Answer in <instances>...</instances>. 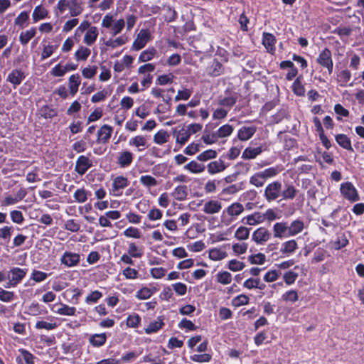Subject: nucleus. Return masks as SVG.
I'll list each match as a JSON object with an SVG mask.
<instances>
[{
    "label": "nucleus",
    "instance_id": "35",
    "mask_svg": "<svg viewBox=\"0 0 364 364\" xmlns=\"http://www.w3.org/2000/svg\"><path fill=\"white\" fill-rule=\"evenodd\" d=\"M245 223L249 225H256L264 222V216L261 213L256 212L245 217Z\"/></svg>",
    "mask_w": 364,
    "mask_h": 364
},
{
    "label": "nucleus",
    "instance_id": "8",
    "mask_svg": "<svg viewBox=\"0 0 364 364\" xmlns=\"http://www.w3.org/2000/svg\"><path fill=\"white\" fill-rule=\"evenodd\" d=\"M271 237L269 231L264 227H260L254 231L252 235V240L257 245H264Z\"/></svg>",
    "mask_w": 364,
    "mask_h": 364
},
{
    "label": "nucleus",
    "instance_id": "53",
    "mask_svg": "<svg viewBox=\"0 0 364 364\" xmlns=\"http://www.w3.org/2000/svg\"><path fill=\"white\" fill-rule=\"evenodd\" d=\"M127 253L134 258H140L143 255V250L134 242H129Z\"/></svg>",
    "mask_w": 364,
    "mask_h": 364
},
{
    "label": "nucleus",
    "instance_id": "32",
    "mask_svg": "<svg viewBox=\"0 0 364 364\" xmlns=\"http://www.w3.org/2000/svg\"><path fill=\"white\" fill-rule=\"evenodd\" d=\"M17 361L21 364H23V362L25 364H33L34 357L28 350L20 349L17 355Z\"/></svg>",
    "mask_w": 364,
    "mask_h": 364
},
{
    "label": "nucleus",
    "instance_id": "34",
    "mask_svg": "<svg viewBox=\"0 0 364 364\" xmlns=\"http://www.w3.org/2000/svg\"><path fill=\"white\" fill-rule=\"evenodd\" d=\"M36 34V29L34 27L22 31L19 36V41L22 45H27L28 42L35 37Z\"/></svg>",
    "mask_w": 364,
    "mask_h": 364
},
{
    "label": "nucleus",
    "instance_id": "23",
    "mask_svg": "<svg viewBox=\"0 0 364 364\" xmlns=\"http://www.w3.org/2000/svg\"><path fill=\"white\" fill-rule=\"evenodd\" d=\"M48 10L42 5L36 6L32 14V19L33 23H36L48 17Z\"/></svg>",
    "mask_w": 364,
    "mask_h": 364
},
{
    "label": "nucleus",
    "instance_id": "50",
    "mask_svg": "<svg viewBox=\"0 0 364 364\" xmlns=\"http://www.w3.org/2000/svg\"><path fill=\"white\" fill-rule=\"evenodd\" d=\"M139 182L146 188L156 186L158 183L156 179L150 175H143L139 178Z\"/></svg>",
    "mask_w": 364,
    "mask_h": 364
},
{
    "label": "nucleus",
    "instance_id": "41",
    "mask_svg": "<svg viewBox=\"0 0 364 364\" xmlns=\"http://www.w3.org/2000/svg\"><path fill=\"white\" fill-rule=\"evenodd\" d=\"M164 322L162 318L158 317L157 319L153 322H151L149 326L144 329L146 334H151L157 332L162 328Z\"/></svg>",
    "mask_w": 364,
    "mask_h": 364
},
{
    "label": "nucleus",
    "instance_id": "63",
    "mask_svg": "<svg viewBox=\"0 0 364 364\" xmlns=\"http://www.w3.org/2000/svg\"><path fill=\"white\" fill-rule=\"evenodd\" d=\"M64 228L68 231L76 232L80 230V223L73 219H70L65 221L64 224Z\"/></svg>",
    "mask_w": 364,
    "mask_h": 364
},
{
    "label": "nucleus",
    "instance_id": "15",
    "mask_svg": "<svg viewBox=\"0 0 364 364\" xmlns=\"http://www.w3.org/2000/svg\"><path fill=\"white\" fill-rule=\"evenodd\" d=\"M98 35V28L96 26H92L85 33L83 43L87 46H92L96 42Z\"/></svg>",
    "mask_w": 364,
    "mask_h": 364
},
{
    "label": "nucleus",
    "instance_id": "9",
    "mask_svg": "<svg viewBox=\"0 0 364 364\" xmlns=\"http://www.w3.org/2000/svg\"><path fill=\"white\" fill-rule=\"evenodd\" d=\"M80 261V255L77 253L65 252L61 256L60 262L67 267L77 266Z\"/></svg>",
    "mask_w": 364,
    "mask_h": 364
},
{
    "label": "nucleus",
    "instance_id": "47",
    "mask_svg": "<svg viewBox=\"0 0 364 364\" xmlns=\"http://www.w3.org/2000/svg\"><path fill=\"white\" fill-rule=\"evenodd\" d=\"M250 229L245 227H239L235 232L234 237L238 240H245L249 238Z\"/></svg>",
    "mask_w": 364,
    "mask_h": 364
},
{
    "label": "nucleus",
    "instance_id": "17",
    "mask_svg": "<svg viewBox=\"0 0 364 364\" xmlns=\"http://www.w3.org/2000/svg\"><path fill=\"white\" fill-rule=\"evenodd\" d=\"M183 169L193 174H200L205 171V166L203 164L197 162L195 160H192L186 164Z\"/></svg>",
    "mask_w": 364,
    "mask_h": 364
},
{
    "label": "nucleus",
    "instance_id": "11",
    "mask_svg": "<svg viewBox=\"0 0 364 364\" xmlns=\"http://www.w3.org/2000/svg\"><path fill=\"white\" fill-rule=\"evenodd\" d=\"M92 166V161L86 156H80L75 163V170L79 175L85 174Z\"/></svg>",
    "mask_w": 364,
    "mask_h": 364
},
{
    "label": "nucleus",
    "instance_id": "40",
    "mask_svg": "<svg viewBox=\"0 0 364 364\" xmlns=\"http://www.w3.org/2000/svg\"><path fill=\"white\" fill-rule=\"evenodd\" d=\"M91 53L90 48L81 46L75 53V58L77 61L86 60Z\"/></svg>",
    "mask_w": 364,
    "mask_h": 364
},
{
    "label": "nucleus",
    "instance_id": "22",
    "mask_svg": "<svg viewBox=\"0 0 364 364\" xmlns=\"http://www.w3.org/2000/svg\"><path fill=\"white\" fill-rule=\"evenodd\" d=\"M298 249V244L295 240H289L282 244L280 252L287 256L292 255Z\"/></svg>",
    "mask_w": 364,
    "mask_h": 364
},
{
    "label": "nucleus",
    "instance_id": "25",
    "mask_svg": "<svg viewBox=\"0 0 364 364\" xmlns=\"http://www.w3.org/2000/svg\"><path fill=\"white\" fill-rule=\"evenodd\" d=\"M112 132L111 126L105 124L97 132V141L99 142L106 143L110 139Z\"/></svg>",
    "mask_w": 364,
    "mask_h": 364
},
{
    "label": "nucleus",
    "instance_id": "52",
    "mask_svg": "<svg viewBox=\"0 0 364 364\" xmlns=\"http://www.w3.org/2000/svg\"><path fill=\"white\" fill-rule=\"evenodd\" d=\"M102 297V293L98 290L91 291L85 297V303L87 304H93L97 303Z\"/></svg>",
    "mask_w": 364,
    "mask_h": 364
},
{
    "label": "nucleus",
    "instance_id": "6",
    "mask_svg": "<svg viewBox=\"0 0 364 364\" xmlns=\"http://www.w3.org/2000/svg\"><path fill=\"white\" fill-rule=\"evenodd\" d=\"M343 196L351 203L360 200L357 189L350 182L343 183Z\"/></svg>",
    "mask_w": 364,
    "mask_h": 364
},
{
    "label": "nucleus",
    "instance_id": "30",
    "mask_svg": "<svg viewBox=\"0 0 364 364\" xmlns=\"http://www.w3.org/2000/svg\"><path fill=\"white\" fill-rule=\"evenodd\" d=\"M276 39L275 37L269 33H264L262 38V43L269 53H273L275 50Z\"/></svg>",
    "mask_w": 364,
    "mask_h": 364
},
{
    "label": "nucleus",
    "instance_id": "48",
    "mask_svg": "<svg viewBox=\"0 0 364 364\" xmlns=\"http://www.w3.org/2000/svg\"><path fill=\"white\" fill-rule=\"evenodd\" d=\"M175 133L176 138V141L177 144H180L181 145H183L184 144H186L190 138L189 134L188 133L187 130L184 128L180 129L178 132L175 131Z\"/></svg>",
    "mask_w": 364,
    "mask_h": 364
},
{
    "label": "nucleus",
    "instance_id": "19",
    "mask_svg": "<svg viewBox=\"0 0 364 364\" xmlns=\"http://www.w3.org/2000/svg\"><path fill=\"white\" fill-rule=\"evenodd\" d=\"M157 291L158 289L155 287H144L136 292L135 296L139 300H146L149 299Z\"/></svg>",
    "mask_w": 364,
    "mask_h": 364
},
{
    "label": "nucleus",
    "instance_id": "27",
    "mask_svg": "<svg viewBox=\"0 0 364 364\" xmlns=\"http://www.w3.org/2000/svg\"><path fill=\"white\" fill-rule=\"evenodd\" d=\"M24 78L25 75L22 71L14 70L8 75L7 80L16 87L20 85Z\"/></svg>",
    "mask_w": 364,
    "mask_h": 364
},
{
    "label": "nucleus",
    "instance_id": "42",
    "mask_svg": "<svg viewBox=\"0 0 364 364\" xmlns=\"http://www.w3.org/2000/svg\"><path fill=\"white\" fill-rule=\"evenodd\" d=\"M282 171V168L281 166H272L267 168H265L261 172L263 173L266 181L269 178H274L279 174Z\"/></svg>",
    "mask_w": 364,
    "mask_h": 364
},
{
    "label": "nucleus",
    "instance_id": "59",
    "mask_svg": "<svg viewBox=\"0 0 364 364\" xmlns=\"http://www.w3.org/2000/svg\"><path fill=\"white\" fill-rule=\"evenodd\" d=\"M123 235L127 237L134 239H139L141 237V231L134 227H129L127 228L124 231Z\"/></svg>",
    "mask_w": 364,
    "mask_h": 364
},
{
    "label": "nucleus",
    "instance_id": "7",
    "mask_svg": "<svg viewBox=\"0 0 364 364\" xmlns=\"http://www.w3.org/2000/svg\"><path fill=\"white\" fill-rule=\"evenodd\" d=\"M151 35L147 29H141L132 44V49L139 50L143 48L150 40Z\"/></svg>",
    "mask_w": 364,
    "mask_h": 364
},
{
    "label": "nucleus",
    "instance_id": "46",
    "mask_svg": "<svg viewBox=\"0 0 364 364\" xmlns=\"http://www.w3.org/2000/svg\"><path fill=\"white\" fill-rule=\"evenodd\" d=\"M282 300L286 302L294 303L299 300V295L296 290L290 289L285 291L281 297Z\"/></svg>",
    "mask_w": 364,
    "mask_h": 364
},
{
    "label": "nucleus",
    "instance_id": "43",
    "mask_svg": "<svg viewBox=\"0 0 364 364\" xmlns=\"http://www.w3.org/2000/svg\"><path fill=\"white\" fill-rule=\"evenodd\" d=\"M107 340V336L105 333L94 334L89 338L90 343L95 347L102 346Z\"/></svg>",
    "mask_w": 364,
    "mask_h": 364
},
{
    "label": "nucleus",
    "instance_id": "24",
    "mask_svg": "<svg viewBox=\"0 0 364 364\" xmlns=\"http://www.w3.org/2000/svg\"><path fill=\"white\" fill-rule=\"evenodd\" d=\"M209 258L213 261H220L228 256V253L223 247H215L209 250Z\"/></svg>",
    "mask_w": 364,
    "mask_h": 364
},
{
    "label": "nucleus",
    "instance_id": "58",
    "mask_svg": "<svg viewBox=\"0 0 364 364\" xmlns=\"http://www.w3.org/2000/svg\"><path fill=\"white\" fill-rule=\"evenodd\" d=\"M46 312V311H43L41 309L38 303H32L30 306H28L26 311L28 314L33 316L43 314Z\"/></svg>",
    "mask_w": 364,
    "mask_h": 364
},
{
    "label": "nucleus",
    "instance_id": "4",
    "mask_svg": "<svg viewBox=\"0 0 364 364\" xmlns=\"http://www.w3.org/2000/svg\"><path fill=\"white\" fill-rule=\"evenodd\" d=\"M282 184L279 181H272L267 185L264 191V197L268 202L278 200L282 196Z\"/></svg>",
    "mask_w": 364,
    "mask_h": 364
},
{
    "label": "nucleus",
    "instance_id": "44",
    "mask_svg": "<svg viewBox=\"0 0 364 364\" xmlns=\"http://www.w3.org/2000/svg\"><path fill=\"white\" fill-rule=\"evenodd\" d=\"M216 281L223 285H227L232 282V275L227 271L219 272L216 275Z\"/></svg>",
    "mask_w": 364,
    "mask_h": 364
},
{
    "label": "nucleus",
    "instance_id": "61",
    "mask_svg": "<svg viewBox=\"0 0 364 364\" xmlns=\"http://www.w3.org/2000/svg\"><path fill=\"white\" fill-rule=\"evenodd\" d=\"M245 267L243 262L237 260L235 259H231L228 262V267L232 272H238L242 270Z\"/></svg>",
    "mask_w": 364,
    "mask_h": 364
},
{
    "label": "nucleus",
    "instance_id": "14",
    "mask_svg": "<svg viewBox=\"0 0 364 364\" xmlns=\"http://www.w3.org/2000/svg\"><path fill=\"white\" fill-rule=\"evenodd\" d=\"M317 62L322 66L326 67L328 73H331L333 70V62L331 60V52L328 49L323 50L318 55Z\"/></svg>",
    "mask_w": 364,
    "mask_h": 364
},
{
    "label": "nucleus",
    "instance_id": "12",
    "mask_svg": "<svg viewBox=\"0 0 364 364\" xmlns=\"http://www.w3.org/2000/svg\"><path fill=\"white\" fill-rule=\"evenodd\" d=\"M221 209V202L218 200L212 199L204 203L202 210L206 214L213 215L218 213Z\"/></svg>",
    "mask_w": 364,
    "mask_h": 364
},
{
    "label": "nucleus",
    "instance_id": "13",
    "mask_svg": "<svg viewBox=\"0 0 364 364\" xmlns=\"http://www.w3.org/2000/svg\"><path fill=\"white\" fill-rule=\"evenodd\" d=\"M134 154L127 150H124L118 154L117 163L121 168H127L133 161Z\"/></svg>",
    "mask_w": 364,
    "mask_h": 364
},
{
    "label": "nucleus",
    "instance_id": "54",
    "mask_svg": "<svg viewBox=\"0 0 364 364\" xmlns=\"http://www.w3.org/2000/svg\"><path fill=\"white\" fill-rule=\"evenodd\" d=\"M169 136L167 132L161 130L154 134V141L156 144L161 145L168 141Z\"/></svg>",
    "mask_w": 364,
    "mask_h": 364
},
{
    "label": "nucleus",
    "instance_id": "26",
    "mask_svg": "<svg viewBox=\"0 0 364 364\" xmlns=\"http://www.w3.org/2000/svg\"><path fill=\"white\" fill-rule=\"evenodd\" d=\"M298 192V190L292 184H286L282 189L281 200H293Z\"/></svg>",
    "mask_w": 364,
    "mask_h": 364
},
{
    "label": "nucleus",
    "instance_id": "33",
    "mask_svg": "<svg viewBox=\"0 0 364 364\" xmlns=\"http://www.w3.org/2000/svg\"><path fill=\"white\" fill-rule=\"evenodd\" d=\"M266 179L264 176H263V173L261 171H258L255 173L250 178V184L256 187V188H261L262 187L265 183Z\"/></svg>",
    "mask_w": 364,
    "mask_h": 364
},
{
    "label": "nucleus",
    "instance_id": "1",
    "mask_svg": "<svg viewBox=\"0 0 364 364\" xmlns=\"http://www.w3.org/2000/svg\"><path fill=\"white\" fill-rule=\"evenodd\" d=\"M67 11L72 17L80 15L83 11L82 2L80 0H59L54 7V13L58 16Z\"/></svg>",
    "mask_w": 364,
    "mask_h": 364
},
{
    "label": "nucleus",
    "instance_id": "60",
    "mask_svg": "<svg viewBox=\"0 0 364 364\" xmlns=\"http://www.w3.org/2000/svg\"><path fill=\"white\" fill-rule=\"evenodd\" d=\"M57 326L56 323L48 322L43 320L38 321L35 325L36 329H46L48 331L55 329Z\"/></svg>",
    "mask_w": 364,
    "mask_h": 364
},
{
    "label": "nucleus",
    "instance_id": "31",
    "mask_svg": "<svg viewBox=\"0 0 364 364\" xmlns=\"http://www.w3.org/2000/svg\"><path fill=\"white\" fill-rule=\"evenodd\" d=\"M81 83V79L79 74L72 75L68 80V87L72 95H75L78 90Z\"/></svg>",
    "mask_w": 364,
    "mask_h": 364
},
{
    "label": "nucleus",
    "instance_id": "28",
    "mask_svg": "<svg viewBox=\"0 0 364 364\" xmlns=\"http://www.w3.org/2000/svg\"><path fill=\"white\" fill-rule=\"evenodd\" d=\"M256 127H242L237 133L238 139L241 141H247L250 139L255 133Z\"/></svg>",
    "mask_w": 364,
    "mask_h": 364
},
{
    "label": "nucleus",
    "instance_id": "64",
    "mask_svg": "<svg viewBox=\"0 0 364 364\" xmlns=\"http://www.w3.org/2000/svg\"><path fill=\"white\" fill-rule=\"evenodd\" d=\"M265 260L266 257L262 253H257L248 257V261L252 264H263Z\"/></svg>",
    "mask_w": 364,
    "mask_h": 364
},
{
    "label": "nucleus",
    "instance_id": "39",
    "mask_svg": "<svg viewBox=\"0 0 364 364\" xmlns=\"http://www.w3.org/2000/svg\"><path fill=\"white\" fill-rule=\"evenodd\" d=\"M173 196L176 200H184L188 196V191L186 186H178L175 188L172 193Z\"/></svg>",
    "mask_w": 364,
    "mask_h": 364
},
{
    "label": "nucleus",
    "instance_id": "45",
    "mask_svg": "<svg viewBox=\"0 0 364 364\" xmlns=\"http://www.w3.org/2000/svg\"><path fill=\"white\" fill-rule=\"evenodd\" d=\"M218 153L216 151L213 149H208L203 151L201 154L197 156V160L200 161H207L208 160L214 159L217 157Z\"/></svg>",
    "mask_w": 364,
    "mask_h": 364
},
{
    "label": "nucleus",
    "instance_id": "21",
    "mask_svg": "<svg viewBox=\"0 0 364 364\" xmlns=\"http://www.w3.org/2000/svg\"><path fill=\"white\" fill-rule=\"evenodd\" d=\"M304 229V223L302 220L296 219L289 224V237H294L301 233Z\"/></svg>",
    "mask_w": 364,
    "mask_h": 364
},
{
    "label": "nucleus",
    "instance_id": "18",
    "mask_svg": "<svg viewBox=\"0 0 364 364\" xmlns=\"http://www.w3.org/2000/svg\"><path fill=\"white\" fill-rule=\"evenodd\" d=\"M226 166L223 161L219 159L210 162L207 165V170L209 174L214 175L225 170Z\"/></svg>",
    "mask_w": 364,
    "mask_h": 364
},
{
    "label": "nucleus",
    "instance_id": "2",
    "mask_svg": "<svg viewBox=\"0 0 364 364\" xmlns=\"http://www.w3.org/2000/svg\"><path fill=\"white\" fill-rule=\"evenodd\" d=\"M244 211L243 205L240 203H233L223 210L220 215V222L225 226L230 225L236 220L237 216Z\"/></svg>",
    "mask_w": 364,
    "mask_h": 364
},
{
    "label": "nucleus",
    "instance_id": "55",
    "mask_svg": "<svg viewBox=\"0 0 364 364\" xmlns=\"http://www.w3.org/2000/svg\"><path fill=\"white\" fill-rule=\"evenodd\" d=\"M292 91L297 96H304L305 94V88L302 85L300 77H297L292 84Z\"/></svg>",
    "mask_w": 364,
    "mask_h": 364
},
{
    "label": "nucleus",
    "instance_id": "62",
    "mask_svg": "<svg viewBox=\"0 0 364 364\" xmlns=\"http://www.w3.org/2000/svg\"><path fill=\"white\" fill-rule=\"evenodd\" d=\"M125 26V21L123 18L117 20L113 26H111V33L112 36H117L120 33Z\"/></svg>",
    "mask_w": 364,
    "mask_h": 364
},
{
    "label": "nucleus",
    "instance_id": "29",
    "mask_svg": "<svg viewBox=\"0 0 364 364\" xmlns=\"http://www.w3.org/2000/svg\"><path fill=\"white\" fill-rule=\"evenodd\" d=\"M262 152L261 146L247 147L242 154V158L245 160L255 159Z\"/></svg>",
    "mask_w": 364,
    "mask_h": 364
},
{
    "label": "nucleus",
    "instance_id": "20",
    "mask_svg": "<svg viewBox=\"0 0 364 364\" xmlns=\"http://www.w3.org/2000/svg\"><path fill=\"white\" fill-rule=\"evenodd\" d=\"M51 310L59 315L62 316H75L76 313V309L73 306H70L65 304H60L59 307L55 309V306L54 305Z\"/></svg>",
    "mask_w": 364,
    "mask_h": 364
},
{
    "label": "nucleus",
    "instance_id": "38",
    "mask_svg": "<svg viewBox=\"0 0 364 364\" xmlns=\"http://www.w3.org/2000/svg\"><path fill=\"white\" fill-rule=\"evenodd\" d=\"M232 126L227 124L220 127L215 133H213V137L225 138L230 136L232 133Z\"/></svg>",
    "mask_w": 364,
    "mask_h": 364
},
{
    "label": "nucleus",
    "instance_id": "3",
    "mask_svg": "<svg viewBox=\"0 0 364 364\" xmlns=\"http://www.w3.org/2000/svg\"><path fill=\"white\" fill-rule=\"evenodd\" d=\"M28 269L20 267H12L7 272V282L5 288H14L26 277Z\"/></svg>",
    "mask_w": 364,
    "mask_h": 364
},
{
    "label": "nucleus",
    "instance_id": "5",
    "mask_svg": "<svg viewBox=\"0 0 364 364\" xmlns=\"http://www.w3.org/2000/svg\"><path fill=\"white\" fill-rule=\"evenodd\" d=\"M128 178L123 176H119L113 178L111 188V193L114 196H120L122 190L129 186Z\"/></svg>",
    "mask_w": 364,
    "mask_h": 364
},
{
    "label": "nucleus",
    "instance_id": "10",
    "mask_svg": "<svg viewBox=\"0 0 364 364\" xmlns=\"http://www.w3.org/2000/svg\"><path fill=\"white\" fill-rule=\"evenodd\" d=\"M274 238H287L289 235V223L287 222H277L272 228Z\"/></svg>",
    "mask_w": 364,
    "mask_h": 364
},
{
    "label": "nucleus",
    "instance_id": "56",
    "mask_svg": "<svg viewBox=\"0 0 364 364\" xmlns=\"http://www.w3.org/2000/svg\"><path fill=\"white\" fill-rule=\"evenodd\" d=\"M15 299V294L14 291L5 290L0 287V301L6 303L11 302Z\"/></svg>",
    "mask_w": 364,
    "mask_h": 364
},
{
    "label": "nucleus",
    "instance_id": "16",
    "mask_svg": "<svg viewBox=\"0 0 364 364\" xmlns=\"http://www.w3.org/2000/svg\"><path fill=\"white\" fill-rule=\"evenodd\" d=\"M129 145L137 148L139 151H142L148 147L147 139L144 136L137 135L129 140Z\"/></svg>",
    "mask_w": 364,
    "mask_h": 364
},
{
    "label": "nucleus",
    "instance_id": "51",
    "mask_svg": "<svg viewBox=\"0 0 364 364\" xmlns=\"http://www.w3.org/2000/svg\"><path fill=\"white\" fill-rule=\"evenodd\" d=\"M88 195L89 192L84 188H78L74 192L73 197L76 202L82 203L87 200Z\"/></svg>",
    "mask_w": 364,
    "mask_h": 364
},
{
    "label": "nucleus",
    "instance_id": "36",
    "mask_svg": "<svg viewBox=\"0 0 364 364\" xmlns=\"http://www.w3.org/2000/svg\"><path fill=\"white\" fill-rule=\"evenodd\" d=\"M128 41V37L125 35H122L115 39H109L105 42V45L107 47H110L112 48H116L117 47L122 46L127 43Z\"/></svg>",
    "mask_w": 364,
    "mask_h": 364
},
{
    "label": "nucleus",
    "instance_id": "49",
    "mask_svg": "<svg viewBox=\"0 0 364 364\" xmlns=\"http://www.w3.org/2000/svg\"><path fill=\"white\" fill-rule=\"evenodd\" d=\"M156 54V50L154 48H148L142 51L139 57V61L147 62L152 60Z\"/></svg>",
    "mask_w": 364,
    "mask_h": 364
},
{
    "label": "nucleus",
    "instance_id": "37",
    "mask_svg": "<svg viewBox=\"0 0 364 364\" xmlns=\"http://www.w3.org/2000/svg\"><path fill=\"white\" fill-rule=\"evenodd\" d=\"M29 14L28 11H21L14 20V25L23 28L28 25Z\"/></svg>",
    "mask_w": 364,
    "mask_h": 364
},
{
    "label": "nucleus",
    "instance_id": "57",
    "mask_svg": "<svg viewBox=\"0 0 364 364\" xmlns=\"http://www.w3.org/2000/svg\"><path fill=\"white\" fill-rule=\"evenodd\" d=\"M56 111L49 106H43L39 110V114L41 117L45 119H50L55 116Z\"/></svg>",
    "mask_w": 364,
    "mask_h": 364
}]
</instances>
